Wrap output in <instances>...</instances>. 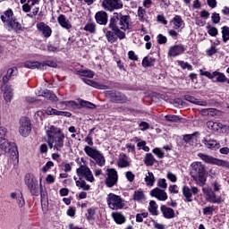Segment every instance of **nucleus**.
<instances>
[{
  "instance_id": "nucleus-52",
  "label": "nucleus",
  "mask_w": 229,
  "mask_h": 229,
  "mask_svg": "<svg viewBox=\"0 0 229 229\" xmlns=\"http://www.w3.org/2000/svg\"><path fill=\"white\" fill-rule=\"evenodd\" d=\"M166 178H167V180L172 182V183H176V182L178 181V177H176V174H174L171 172H168L166 174Z\"/></svg>"
},
{
  "instance_id": "nucleus-55",
  "label": "nucleus",
  "mask_w": 229,
  "mask_h": 229,
  "mask_svg": "<svg viewBox=\"0 0 229 229\" xmlns=\"http://www.w3.org/2000/svg\"><path fill=\"white\" fill-rule=\"evenodd\" d=\"M84 141L87 142L89 148H92V146H94V140L92 139V134L90 133L87 135V137L84 139Z\"/></svg>"
},
{
  "instance_id": "nucleus-28",
  "label": "nucleus",
  "mask_w": 229,
  "mask_h": 229,
  "mask_svg": "<svg viewBox=\"0 0 229 229\" xmlns=\"http://www.w3.org/2000/svg\"><path fill=\"white\" fill-rule=\"evenodd\" d=\"M13 76H17V68H9L6 74L2 79L3 83H8V81H10Z\"/></svg>"
},
{
  "instance_id": "nucleus-46",
  "label": "nucleus",
  "mask_w": 229,
  "mask_h": 229,
  "mask_svg": "<svg viewBox=\"0 0 229 229\" xmlns=\"http://www.w3.org/2000/svg\"><path fill=\"white\" fill-rule=\"evenodd\" d=\"M222 38L224 42H228L229 40V28L226 26L222 27Z\"/></svg>"
},
{
  "instance_id": "nucleus-58",
  "label": "nucleus",
  "mask_w": 229,
  "mask_h": 229,
  "mask_svg": "<svg viewBox=\"0 0 229 229\" xmlns=\"http://www.w3.org/2000/svg\"><path fill=\"white\" fill-rule=\"evenodd\" d=\"M211 19H212L214 24H219V22L221 21V16H219V13H214L211 16Z\"/></svg>"
},
{
  "instance_id": "nucleus-53",
  "label": "nucleus",
  "mask_w": 229,
  "mask_h": 229,
  "mask_svg": "<svg viewBox=\"0 0 229 229\" xmlns=\"http://www.w3.org/2000/svg\"><path fill=\"white\" fill-rule=\"evenodd\" d=\"M201 76H206V78H208L209 80H214L216 72H213L210 73V72H203V70L199 71Z\"/></svg>"
},
{
  "instance_id": "nucleus-32",
  "label": "nucleus",
  "mask_w": 229,
  "mask_h": 229,
  "mask_svg": "<svg viewBox=\"0 0 229 229\" xmlns=\"http://www.w3.org/2000/svg\"><path fill=\"white\" fill-rule=\"evenodd\" d=\"M12 148H15V143H9L6 139L0 140V149H2V151L7 153Z\"/></svg>"
},
{
  "instance_id": "nucleus-31",
  "label": "nucleus",
  "mask_w": 229,
  "mask_h": 229,
  "mask_svg": "<svg viewBox=\"0 0 229 229\" xmlns=\"http://www.w3.org/2000/svg\"><path fill=\"white\" fill-rule=\"evenodd\" d=\"M38 96L47 98V99H49L50 101H58V98L56 97V95H55V93L47 89H45L42 92H38Z\"/></svg>"
},
{
  "instance_id": "nucleus-20",
  "label": "nucleus",
  "mask_w": 229,
  "mask_h": 229,
  "mask_svg": "<svg viewBox=\"0 0 229 229\" xmlns=\"http://www.w3.org/2000/svg\"><path fill=\"white\" fill-rule=\"evenodd\" d=\"M130 15L119 14L118 26H120V30L126 31V30H130Z\"/></svg>"
},
{
  "instance_id": "nucleus-37",
  "label": "nucleus",
  "mask_w": 229,
  "mask_h": 229,
  "mask_svg": "<svg viewBox=\"0 0 229 229\" xmlns=\"http://www.w3.org/2000/svg\"><path fill=\"white\" fill-rule=\"evenodd\" d=\"M203 144H205V146L207 148H208V149H217L219 148V144L217 143V141L214 140H203Z\"/></svg>"
},
{
  "instance_id": "nucleus-23",
  "label": "nucleus",
  "mask_w": 229,
  "mask_h": 229,
  "mask_svg": "<svg viewBox=\"0 0 229 229\" xmlns=\"http://www.w3.org/2000/svg\"><path fill=\"white\" fill-rule=\"evenodd\" d=\"M95 19L98 24L106 26V22H108V14L106 13V12L99 11L96 13Z\"/></svg>"
},
{
  "instance_id": "nucleus-38",
  "label": "nucleus",
  "mask_w": 229,
  "mask_h": 229,
  "mask_svg": "<svg viewBox=\"0 0 229 229\" xmlns=\"http://www.w3.org/2000/svg\"><path fill=\"white\" fill-rule=\"evenodd\" d=\"M112 217L117 225H123L126 221V218L121 213H112Z\"/></svg>"
},
{
  "instance_id": "nucleus-6",
  "label": "nucleus",
  "mask_w": 229,
  "mask_h": 229,
  "mask_svg": "<svg viewBox=\"0 0 229 229\" xmlns=\"http://www.w3.org/2000/svg\"><path fill=\"white\" fill-rule=\"evenodd\" d=\"M25 184L32 196H38L40 194L42 188L38 185V181L35 178V175L27 174L25 175Z\"/></svg>"
},
{
  "instance_id": "nucleus-11",
  "label": "nucleus",
  "mask_w": 229,
  "mask_h": 229,
  "mask_svg": "<svg viewBox=\"0 0 229 229\" xmlns=\"http://www.w3.org/2000/svg\"><path fill=\"white\" fill-rule=\"evenodd\" d=\"M105 96L109 98L112 103H126L127 101L126 96L119 91L107 90L105 91Z\"/></svg>"
},
{
  "instance_id": "nucleus-17",
  "label": "nucleus",
  "mask_w": 229,
  "mask_h": 229,
  "mask_svg": "<svg viewBox=\"0 0 229 229\" xmlns=\"http://www.w3.org/2000/svg\"><path fill=\"white\" fill-rule=\"evenodd\" d=\"M117 165L121 169L130 167V165H131V159H130V157H128V155L122 153L118 157Z\"/></svg>"
},
{
  "instance_id": "nucleus-42",
  "label": "nucleus",
  "mask_w": 229,
  "mask_h": 229,
  "mask_svg": "<svg viewBox=\"0 0 229 229\" xmlns=\"http://www.w3.org/2000/svg\"><path fill=\"white\" fill-rule=\"evenodd\" d=\"M106 37L107 38V41L110 42V44H114V42H117V38H119V37L115 36V32L108 30L106 33Z\"/></svg>"
},
{
  "instance_id": "nucleus-44",
  "label": "nucleus",
  "mask_w": 229,
  "mask_h": 229,
  "mask_svg": "<svg viewBox=\"0 0 229 229\" xmlns=\"http://www.w3.org/2000/svg\"><path fill=\"white\" fill-rule=\"evenodd\" d=\"M76 186L80 189H82V191H89L90 185L87 184L83 179H79V181H76Z\"/></svg>"
},
{
  "instance_id": "nucleus-40",
  "label": "nucleus",
  "mask_w": 229,
  "mask_h": 229,
  "mask_svg": "<svg viewBox=\"0 0 229 229\" xmlns=\"http://www.w3.org/2000/svg\"><path fill=\"white\" fill-rule=\"evenodd\" d=\"M77 74L79 76H84L86 78H94L96 73H94L92 70H80V71H77Z\"/></svg>"
},
{
  "instance_id": "nucleus-14",
  "label": "nucleus",
  "mask_w": 229,
  "mask_h": 229,
  "mask_svg": "<svg viewBox=\"0 0 229 229\" xmlns=\"http://www.w3.org/2000/svg\"><path fill=\"white\" fill-rule=\"evenodd\" d=\"M36 28L45 38H49V37H51V34L53 33V30H51V27H49V25L46 24L44 21L37 23Z\"/></svg>"
},
{
  "instance_id": "nucleus-54",
  "label": "nucleus",
  "mask_w": 229,
  "mask_h": 229,
  "mask_svg": "<svg viewBox=\"0 0 229 229\" xmlns=\"http://www.w3.org/2000/svg\"><path fill=\"white\" fill-rule=\"evenodd\" d=\"M208 33L211 37H217V33H219V31L217 30V28H216V27H208Z\"/></svg>"
},
{
  "instance_id": "nucleus-60",
  "label": "nucleus",
  "mask_w": 229,
  "mask_h": 229,
  "mask_svg": "<svg viewBox=\"0 0 229 229\" xmlns=\"http://www.w3.org/2000/svg\"><path fill=\"white\" fill-rule=\"evenodd\" d=\"M157 187H160V189H167V182L165 179H159L157 182Z\"/></svg>"
},
{
  "instance_id": "nucleus-27",
  "label": "nucleus",
  "mask_w": 229,
  "mask_h": 229,
  "mask_svg": "<svg viewBox=\"0 0 229 229\" xmlns=\"http://www.w3.org/2000/svg\"><path fill=\"white\" fill-rule=\"evenodd\" d=\"M57 22L62 26V28H64V30H71L72 28V25H71V21L67 20L65 15L60 14L57 18Z\"/></svg>"
},
{
  "instance_id": "nucleus-26",
  "label": "nucleus",
  "mask_w": 229,
  "mask_h": 229,
  "mask_svg": "<svg viewBox=\"0 0 229 229\" xmlns=\"http://www.w3.org/2000/svg\"><path fill=\"white\" fill-rule=\"evenodd\" d=\"M132 199L134 201H137L138 203H144L146 200V193H144V191L142 189L136 190L133 192Z\"/></svg>"
},
{
  "instance_id": "nucleus-7",
  "label": "nucleus",
  "mask_w": 229,
  "mask_h": 229,
  "mask_svg": "<svg viewBox=\"0 0 229 229\" xmlns=\"http://www.w3.org/2000/svg\"><path fill=\"white\" fill-rule=\"evenodd\" d=\"M109 28L114 31L115 37H118L120 40L126 38V33L120 30L119 26V13H114L113 17L109 20Z\"/></svg>"
},
{
  "instance_id": "nucleus-64",
  "label": "nucleus",
  "mask_w": 229,
  "mask_h": 229,
  "mask_svg": "<svg viewBox=\"0 0 229 229\" xmlns=\"http://www.w3.org/2000/svg\"><path fill=\"white\" fill-rule=\"evenodd\" d=\"M153 153H154L155 155H157V157L158 158H164V153H163V151H162L160 148H154V149H153Z\"/></svg>"
},
{
  "instance_id": "nucleus-24",
  "label": "nucleus",
  "mask_w": 229,
  "mask_h": 229,
  "mask_svg": "<svg viewBox=\"0 0 229 229\" xmlns=\"http://www.w3.org/2000/svg\"><path fill=\"white\" fill-rule=\"evenodd\" d=\"M161 213L163 214V216L165 219H174L175 214H174V209L171 208H167L165 205H162L160 207Z\"/></svg>"
},
{
  "instance_id": "nucleus-21",
  "label": "nucleus",
  "mask_w": 229,
  "mask_h": 229,
  "mask_svg": "<svg viewBox=\"0 0 229 229\" xmlns=\"http://www.w3.org/2000/svg\"><path fill=\"white\" fill-rule=\"evenodd\" d=\"M2 90L4 92V98L7 103H10L13 98V89L12 85L4 84L2 86Z\"/></svg>"
},
{
  "instance_id": "nucleus-51",
  "label": "nucleus",
  "mask_w": 229,
  "mask_h": 229,
  "mask_svg": "<svg viewBox=\"0 0 229 229\" xmlns=\"http://www.w3.org/2000/svg\"><path fill=\"white\" fill-rule=\"evenodd\" d=\"M54 115H61L63 117H71L72 114L71 112H64V111L54 109Z\"/></svg>"
},
{
  "instance_id": "nucleus-22",
  "label": "nucleus",
  "mask_w": 229,
  "mask_h": 229,
  "mask_svg": "<svg viewBox=\"0 0 229 229\" xmlns=\"http://www.w3.org/2000/svg\"><path fill=\"white\" fill-rule=\"evenodd\" d=\"M13 11L12 9H8L4 13V15L1 16V21L4 22V26H8L11 22H13Z\"/></svg>"
},
{
  "instance_id": "nucleus-41",
  "label": "nucleus",
  "mask_w": 229,
  "mask_h": 229,
  "mask_svg": "<svg viewBox=\"0 0 229 229\" xmlns=\"http://www.w3.org/2000/svg\"><path fill=\"white\" fill-rule=\"evenodd\" d=\"M215 78H216L217 83H225L227 81L226 75L217 71H215Z\"/></svg>"
},
{
  "instance_id": "nucleus-63",
  "label": "nucleus",
  "mask_w": 229,
  "mask_h": 229,
  "mask_svg": "<svg viewBox=\"0 0 229 229\" xmlns=\"http://www.w3.org/2000/svg\"><path fill=\"white\" fill-rule=\"evenodd\" d=\"M179 65L182 67V69H188V71H191L192 69V65L183 61L179 62Z\"/></svg>"
},
{
  "instance_id": "nucleus-8",
  "label": "nucleus",
  "mask_w": 229,
  "mask_h": 229,
  "mask_svg": "<svg viewBox=\"0 0 229 229\" xmlns=\"http://www.w3.org/2000/svg\"><path fill=\"white\" fill-rule=\"evenodd\" d=\"M198 157L203 160L206 164H211L212 165H218V167H225V169H229V162L226 160L216 158L212 156L199 153Z\"/></svg>"
},
{
  "instance_id": "nucleus-4",
  "label": "nucleus",
  "mask_w": 229,
  "mask_h": 229,
  "mask_svg": "<svg viewBox=\"0 0 229 229\" xmlns=\"http://www.w3.org/2000/svg\"><path fill=\"white\" fill-rule=\"evenodd\" d=\"M84 152L88 157L93 158V160H95L96 164H98L99 167H103V165H105L106 162L105 156L103 153H101V151L98 150V148L85 146Z\"/></svg>"
},
{
  "instance_id": "nucleus-12",
  "label": "nucleus",
  "mask_w": 229,
  "mask_h": 229,
  "mask_svg": "<svg viewBox=\"0 0 229 229\" xmlns=\"http://www.w3.org/2000/svg\"><path fill=\"white\" fill-rule=\"evenodd\" d=\"M102 6L108 12H114V10H119L123 8V1L121 0H104Z\"/></svg>"
},
{
  "instance_id": "nucleus-2",
  "label": "nucleus",
  "mask_w": 229,
  "mask_h": 229,
  "mask_svg": "<svg viewBox=\"0 0 229 229\" xmlns=\"http://www.w3.org/2000/svg\"><path fill=\"white\" fill-rule=\"evenodd\" d=\"M191 170L190 174L197 185L199 187H203L205 182H207V170L205 169V165L201 164V162H193L191 165Z\"/></svg>"
},
{
  "instance_id": "nucleus-49",
  "label": "nucleus",
  "mask_w": 229,
  "mask_h": 229,
  "mask_svg": "<svg viewBox=\"0 0 229 229\" xmlns=\"http://www.w3.org/2000/svg\"><path fill=\"white\" fill-rule=\"evenodd\" d=\"M165 118L169 123H178V121H180V117H178V115H174V114H167L165 116Z\"/></svg>"
},
{
  "instance_id": "nucleus-50",
  "label": "nucleus",
  "mask_w": 229,
  "mask_h": 229,
  "mask_svg": "<svg viewBox=\"0 0 229 229\" xmlns=\"http://www.w3.org/2000/svg\"><path fill=\"white\" fill-rule=\"evenodd\" d=\"M204 216H212L214 214V206H208L202 209Z\"/></svg>"
},
{
  "instance_id": "nucleus-48",
  "label": "nucleus",
  "mask_w": 229,
  "mask_h": 229,
  "mask_svg": "<svg viewBox=\"0 0 229 229\" xmlns=\"http://www.w3.org/2000/svg\"><path fill=\"white\" fill-rule=\"evenodd\" d=\"M194 137H196V132L193 134H185L182 138V140H184L186 144H191V142L194 140Z\"/></svg>"
},
{
  "instance_id": "nucleus-19",
  "label": "nucleus",
  "mask_w": 229,
  "mask_h": 229,
  "mask_svg": "<svg viewBox=\"0 0 229 229\" xmlns=\"http://www.w3.org/2000/svg\"><path fill=\"white\" fill-rule=\"evenodd\" d=\"M185 51V47L183 45H174L170 47L168 50V56L174 57V56H180L183 52Z\"/></svg>"
},
{
  "instance_id": "nucleus-3",
  "label": "nucleus",
  "mask_w": 229,
  "mask_h": 229,
  "mask_svg": "<svg viewBox=\"0 0 229 229\" xmlns=\"http://www.w3.org/2000/svg\"><path fill=\"white\" fill-rule=\"evenodd\" d=\"M23 67H26V69H38L39 71H44L46 67H52L53 69H56L58 67V64L55 61L47 60L43 63H40L38 61H26L23 64Z\"/></svg>"
},
{
  "instance_id": "nucleus-15",
  "label": "nucleus",
  "mask_w": 229,
  "mask_h": 229,
  "mask_svg": "<svg viewBox=\"0 0 229 229\" xmlns=\"http://www.w3.org/2000/svg\"><path fill=\"white\" fill-rule=\"evenodd\" d=\"M199 192V189H198V187L193 186L191 189H190L189 186L182 187V194L188 203H192V194L196 195Z\"/></svg>"
},
{
  "instance_id": "nucleus-61",
  "label": "nucleus",
  "mask_w": 229,
  "mask_h": 229,
  "mask_svg": "<svg viewBox=\"0 0 229 229\" xmlns=\"http://www.w3.org/2000/svg\"><path fill=\"white\" fill-rule=\"evenodd\" d=\"M208 56H214L216 53H217V48L216 47H211L209 49L206 51Z\"/></svg>"
},
{
  "instance_id": "nucleus-30",
  "label": "nucleus",
  "mask_w": 229,
  "mask_h": 229,
  "mask_svg": "<svg viewBox=\"0 0 229 229\" xmlns=\"http://www.w3.org/2000/svg\"><path fill=\"white\" fill-rule=\"evenodd\" d=\"M186 101L192 103L193 105H199V106H208V102L207 100H200L192 96H187Z\"/></svg>"
},
{
  "instance_id": "nucleus-25",
  "label": "nucleus",
  "mask_w": 229,
  "mask_h": 229,
  "mask_svg": "<svg viewBox=\"0 0 229 229\" xmlns=\"http://www.w3.org/2000/svg\"><path fill=\"white\" fill-rule=\"evenodd\" d=\"M82 81H84L86 85H89V87H93L94 89H98L99 90H106L108 89V86L103 85L99 82H96L92 80L82 78Z\"/></svg>"
},
{
  "instance_id": "nucleus-1",
  "label": "nucleus",
  "mask_w": 229,
  "mask_h": 229,
  "mask_svg": "<svg viewBox=\"0 0 229 229\" xmlns=\"http://www.w3.org/2000/svg\"><path fill=\"white\" fill-rule=\"evenodd\" d=\"M47 133V142L50 149H55V151H62L64 148V140L65 139V133L62 131V129L51 125Z\"/></svg>"
},
{
  "instance_id": "nucleus-62",
  "label": "nucleus",
  "mask_w": 229,
  "mask_h": 229,
  "mask_svg": "<svg viewBox=\"0 0 229 229\" xmlns=\"http://www.w3.org/2000/svg\"><path fill=\"white\" fill-rule=\"evenodd\" d=\"M94 216H96V210L92 208L88 209V215H87L88 221H91V219H94Z\"/></svg>"
},
{
  "instance_id": "nucleus-16",
  "label": "nucleus",
  "mask_w": 229,
  "mask_h": 229,
  "mask_svg": "<svg viewBox=\"0 0 229 229\" xmlns=\"http://www.w3.org/2000/svg\"><path fill=\"white\" fill-rule=\"evenodd\" d=\"M202 191L204 194L208 196L207 199L209 201V203H214L216 205H220V203H222L223 199H221V197L216 195L214 191H208L207 190V188H203Z\"/></svg>"
},
{
  "instance_id": "nucleus-56",
  "label": "nucleus",
  "mask_w": 229,
  "mask_h": 229,
  "mask_svg": "<svg viewBox=\"0 0 229 229\" xmlns=\"http://www.w3.org/2000/svg\"><path fill=\"white\" fill-rule=\"evenodd\" d=\"M53 165H55V163H53V161L47 162L46 165L42 167L43 173H47V171H49L51 167H53Z\"/></svg>"
},
{
  "instance_id": "nucleus-57",
  "label": "nucleus",
  "mask_w": 229,
  "mask_h": 229,
  "mask_svg": "<svg viewBox=\"0 0 229 229\" xmlns=\"http://www.w3.org/2000/svg\"><path fill=\"white\" fill-rule=\"evenodd\" d=\"M81 106H85L86 108H96V105L85 100L81 101Z\"/></svg>"
},
{
  "instance_id": "nucleus-34",
  "label": "nucleus",
  "mask_w": 229,
  "mask_h": 229,
  "mask_svg": "<svg viewBox=\"0 0 229 229\" xmlns=\"http://www.w3.org/2000/svg\"><path fill=\"white\" fill-rule=\"evenodd\" d=\"M171 22L174 24V30H180L183 26V20L180 15H175Z\"/></svg>"
},
{
  "instance_id": "nucleus-47",
  "label": "nucleus",
  "mask_w": 229,
  "mask_h": 229,
  "mask_svg": "<svg viewBox=\"0 0 229 229\" xmlns=\"http://www.w3.org/2000/svg\"><path fill=\"white\" fill-rule=\"evenodd\" d=\"M84 31H89V33H96V24L87 23L84 27Z\"/></svg>"
},
{
  "instance_id": "nucleus-45",
  "label": "nucleus",
  "mask_w": 229,
  "mask_h": 229,
  "mask_svg": "<svg viewBox=\"0 0 229 229\" xmlns=\"http://www.w3.org/2000/svg\"><path fill=\"white\" fill-rule=\"evenodd\" d=\"M155 64V58H148V56H145L142 60L141 65L142 67H153Z\"/></svg>"
},
{
  "instance_id": "nucleus-35",
  "label": "nucleus",
  "mask_w": 229,
  "mask_h": 229,
  "mask_svg": "<svg viewBox=\"0 0 229 229\" xmlns=\"http://www.w3.org/2000/svg\"><path fill=\"white\" fill-rule=\"evenodd\" d=\"M145 182L147 187H153L155 185V175L151 172H148V174L145 176Z\"/></svg>"
},
{
  "instance_id": "nucleus-36",
  "label": "nucleus",
  "mask_w": 229,
  "mask_h": 229,
  "mask_svg": "<svg viewBox=\"0 0 229 229\" xmlns=\"http://www.w3.org/2000/svg\"><path fill=\"white\" fill-rule=\"evenodd\" d=\"M148 210L152 216H158V205L155 200H150Z\"/></svg>"
},
{
  "instance_id": "nucleus-29",
  "label": "nucleus",
  "mask_w": 229,
  "mask_h": 229,
  "mask_svg": "<svg viewBox=\"0 0 229 229\" xmlns=\"http://www.w3.org/2000/svg\"><path fill=\"white\" fill-rule=\"evenodd\" d=\"M5 26L9 28V31H12V30L15 31V33H21V31H22V25H21L15 19Z\"/></svg>"
},
{
  "instance_id": "nucleus-33",
  "label": "nucleus",
  "mask_w": 229,
  "mask_h": 229,
  "mask_svg": "<svg viewBox=\"0 0 229 229\" xmlns=\"http://www.w3.org/2000/svg\"><path fill=\"white\" fill-rule=\"evenodd\" d=\"M207 127L209 130H213V131H221V128L223 127V123L209 121V122L207 123Z\"/></svg>"
},
{
  "instance_id": "nucleus-43",
  "label": "nucleus",
  "mask_w": 229,
  "mask_h": 229,
  "mask_svg": "<svg viewBox=\"0 0 229 229\" xmlns=\"http://www.w3.org/2000/svg\"><path fill=\"white\" fill-rule=\"evenodd\" d=\"M138 17L140 22H148V20L146 19V9L139 7Z\"/></svg>"
},
{
  "instance_id": "nucleus-9",
  "label": "nucleus",
  "mask_w": 229,
  "mask_h": 229,
  "mask_svg": "<svg viewBox=\"0 0 229 229\" xmlns=\"http://www.w3.org/2000/svg\"><path fill=\"white\" fill-rule=\"evenodd\" d=\"M106 202L111 210H121L124 208V202H123V199L119 195L109 193L106 198Z\"/></svg>"
},
{
  "instance_id": "nucleus-39",
  "label": "nucleus",
  "mask_w": 229,
  "mask_h": 229,
  "mask_svg": "<svg viewBox=\"0 0 229 229\" xmlns=\"http://www.w3.org/2000/svg\"><path fill=\"white\" fill-rule=\"evenodd\" d=\"M155 161L156 160H155V157L153 156V154H151V153L146 154L145 158H144L145 165L151 166L155 164Z\"/></svg>"
},
{
  "instance_id": "nucleus-18",
  "label": "nucleus",
  "mask_w": 229,
  "mask_h": 229,
  "mask_svg": "<svg viewBox=\"0 0 229 229\" xmlns=\"http://www.w3.org/2000/svg\"><path fill=\"white\" fill-rule=\"evenodd\" d=\"M150 196L157 198L159 201H165L167 199V192L160 188H155L150 191Z\"/></svg>"
},
{
  "instance_id": "nucleus-13",
  "label": "nucleus",
  "mask_w": 229,
  "mask_h": 229,
  "mask_svg": "<svg viewBox=\"0 0 229 229\" xmlns=\"http://www.w3.org/2000/svg\"><path fill=\"white\" fill-rule=\"evenodd\" d=\"M106 171L107 177L106 178V184L109 188L114 187V185H115L119 180L117 171L114 168H108Z\"/></svg>"
},
{
  "instance_id": "nucleus-5",
  "label": "nucleus",
  "mask_w": 229,
  "mask_h": 229,
  "mask_svg": "<svg viewBox=\"0 0 229 229\" xmlns=\"http://www.w3.org/2000/svg\"><path fill=\"white\" fill-rule=\"evenodd\" d=\"M83 165H81L79 168L76 169V174L80 180H87V182H90L92 183L94 182V174H92V171L90 168L87 166V161L82 157L81 158Z\"/></svg>"
},
{
  "instance_id": "nucleus-59",
  "label": "nucleus",
  "mask_w": 229,
  "mask_h": 229,
  "mask_svg": "<svg viewBox=\"0 0 229 229\" xmlns=\"http://www.w3.org/2000/svg\"><path fill=\"white\" fill-rule=\"evenodd\" d=\"M157 44H167V38L162 34L157 35Z\"/></svg>"
},
{
  "instance_id": "nucleus-10",
  "label": "nucleus",
  "mask_w": 229,
  "mask_h": 229,
  "mask_svg": "<svg viewBox=\"0 0 229 229\" xmlns=\"http://www.w3.org/2000/svg\"><path fill=\"white\" fill-rule=\"evenodd\" d=\"M19 133L21 137H28L31 133V122L28 117H21L20 119Z\"/></svg>"
}]
</instances>
